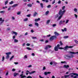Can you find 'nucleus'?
<instances>
[{"instance_id": "obj_1", "label": "nucleus", "mask_w": 78, "mask_h": 78, "mask_svg": "<svg viewBox=\"0 0 78 78\" xmlns=\"http://www.w3.org/2000/svg\"><path fill=\"white\" fill-rule=\"evenodd\" d=\"M66 10H64L63 11H62V9H60L58 13V14L59 15V16L58 17V19H57V21L61 19L62 17V16L64 14V13L66 12Z\"/></svg>"}, {"instance_id": "obj_2", "label": "nucleus", "mask_w": 78, "mask_h": 78, "mask_svg": "<svg viewBox=\"0 0 78 78\" xmlns=\"http://www.w3.org/2000/svg\"><path fill=\"white\" fill-rule=\"evenodd\" d=\"M5 54L7 55L6 57V59H9V55H11V52H9L5 53Z\"/></svg>"}, {"instance_id": "obj_3", "label": "nucleus", "mask_w": 78, "mask_h": 78, "mask_svg": "<svg viewBox=\"0 0 78 78\" xmlns=\"http://www.w3.org/2000/svg\"><path fill=\"white\" fill-rule=\"evenodd\" d=\"M73 46H66L64 48H63V49L64 50L66 51V50H67V49H68V48H73Z\"/></svg>"}, {"instance_id": "obj_4", "label": "nucleus", "mask_w": 78, "mask_h": 78, "mask_svg": "<svg viewBox=\"0 0 78 78\" xmlns=\"http://www.w3.org/2000/svg\"><path fill=\"white\" fill-rule=\"evenodd\" d=\"M56 36H52L51 37H50V40L51 41H53L54 39H56Z\"/></svg>"}, {"instance_id": "obj_5", "label": "nucleus", "mask_w": 78, "mask_h": 78, "mask_svg": "<svg viewBox=\"0 0 78 78\" xmlns=\"http://www.w3.org/2000/svg\"><path fill=\"white\" fill-rule=\"evenodd\" d=\"M64 57L65 58H66V57L68 58H73V55H72L70 56L69 55H65Z\"/></svg>"}, {"instance_id": "obj_6", "label": "nucleus", "mask_w": 78, "mask_h": 78, "mask_svg": "<svg viewBox=\"0 0 78 78\" xmlns=\"http://www.w3.org/2000/svg\"><path fill=\"white\" fill-rule=\"evenodd\" d=\"M65 22H66L65 20H61L59 22V25H61L62 24H63V23H65Z\"/></svg>"}, {"instance_id": "obj_7", "label": "nucleus", "mask_w": 78, "mask_h": 78, "mask_svg": "<svg viewBox=\"0 0 78 78\" xmlns=\"http://www.w3.org/2000/svg\"><path fill=\"white\" fill-rule=\"evenodd\" d=\"M23 71H22L21 73L22 74H21L20 75V76H21V78H27V76H25V75H23Z\"/></svg>"}, {"instance_id": "obj_8", "label": "nucleus", "mask_w": 78, "mask_h": 78, "mask_svg": "<svg viewBox=\"0 0 78 78\" xmlns=\"http://www.w3.org/2000/svg\"><path fill=\"white\" fill-rule=\"evenodd\" d=\"M69 75H76V76H74L73 78H76L77 76H78V74L76 73H71Z\"/></svg>"}, {"instance_id": "obj_9", "label": "nucleus", "mask_w": 78, "mask_h": 78, "mask_svg": "<svg viewBox=\"0 0 78 78\" xmlns=\"http://www.w3.org/2000/svg\"><path fill=\"white\" fill-rule=\"evenodd\" d=\"M26 72H28L29 73V74L30 75H31V74H32V73H36V71H32L31 72H30V71L28 70L26 71Z\"/></svg>"}, {"instance_id": "obj_10", "label": "nucleus", "mask_w": 78, "mask_h": 78, "mask_svg": "<svg viewBox=\"0 0 78 78\" xmlns=\"http://www.w3.org/2000/svg\"><path fill=\"white\" fill-rule=\"evenodd\" d=\"M51 46L50 45H48L46 46V47L44 49L45 50H48V48H51Z\"/></svg>"}, {"instance_id": "obj_11", "label": "nucleus", "mask_w": 78, "mask_h": 78, "mask_svg": "<svg viewBox=\"0 0 78 78\" xmlns=\"http://www.w3.org/2000/svg\"><path fill=\"white\" fill-rule=\"evenodd\" d=\"M44 74L45 75H48V74H50V73H51V72H44Z\"/></svg>"}, {"instance_id": "obj_12", "label": "nucleus", "mask_w": 78, "mask_h": 78, "mask_svg": "<svg viewBox=\"0 0 78 78\" xmlns=\"http://www.w3.org/2000/svg\"><path fill=\"white\" fill-rule=\"evenodd\" d=\"M37 15H38V13L36 12H35L33 14L34 17H36V16Z\"/></svg>"}, {"instance_id": "obj_13", "label": "nucleus", "mask_w": 78, "mask_h": 78, "mask_svg": "<svg viewBox=\"0 0 78 78\" xmlns=\"http://www.w3.org/2000/svg\"><path fill=\"white\" fill-rule=\"evenodd\" d=\"M0 21H1V23H3V22H4V21H5V20H2V18H0Z\"/></svg>"}, {"instance_id": "obj_14", "label": "nucleus", "mask_w": 78, "mask_h": 78, "mask_svg": "<svg viewBox=\"0 0 78 78\" xmlns=\"http://www.w3.org/2000/svg\"><path fill=\"white\" fill-rule=\"evenodd\" d=\"M19 75V73H13V76L15 77L16 76H17V75Z\"/></svg>"}, {"instance_id": "obj_15", "label": "nucleus", "mask_w": 78, "mask_h": 78, "mask_svg": "<svg viewBox=\"0 0 78 78\" xmlns=\"http://www.w3.org/2000/svg\"><path fill=\"white\" fill-rule=\"evenodd\" d=\"M39 20H41V19H40V18L36 19L35 20V21L36 22H37L38 21H39Z\"/></svg>"}, {"instance_id": "obj_16", "label": "nucleus", "mask_w": 78, "mask_h": 78, "mask_svg": "<svg viewBox=\"0 0 78 78\" xmlns=\"http://www.w3.org/2000/svg\"><path fill=\"white\" fill-rule=\"evenodd\" d=\"M58 48H59L57 47V46H56L54 48V50L55 51H58Z\"/></svg>"}, {"instance_id": "obj_17", "label": "nucleus", "mask_w": 78, "mask_h": 78, "mask_svg": "<svg viewBox=\"0 0 78 78\" xmlns=\"http://www.w3.org/2000/svg\"><path fill=\"white\" fill-rule=\"evenodd\" d=\"M65 68H66V69H67L68 67H69V65H64L63 66Z\"/></svg>"}, {"instance_id": "obj_18", "label": "nucleus", "mask_w": 78, "mask_h": 78, "mask_svg": "<svg viewBox=\"0 0 78 78\" xmlns=\"http://www.w3.org/2000/svg\"><path fill=\"white\" fill-rule=\"evenodd\" d=\"M54 34H55V36H59L60 35L59 34H58V33L56 32H54Z\"/></svg>"}, {"instance_id": "obj_19", "label": "nucleus", "mask_w": 78, "mask_h": 78, "mask_svg": "<svg viewBox=\"0 0 78 78\" xmlns=\"http://www.w3.org/2000/svg\"><path fill=\"white\" fill-rule=\"evenodd\" d=\"M18 6V4H14L12 6V8H14V7H16V6Z\"/></svg>"}, {"instance_id": "obj_20", "label": "nucleus", "mask_w": 78, "mask_h": 78, "mask_svg": "<svg viewBox=\"0 0 78 78\" xmlns=\"http://www.w3.org/2000/svg\"><path fill=\"white\" fill-rule=\"evenodd\" d=\"M12 34H15V36H17V32L13 31L12 32Z\"/></svg>"}, {"instance_id": "obj_21", "label": "nucleus", "mask_w": 78, "mask_h": 78, "mask_svg": "<svg viewBox=\"0 0 78 78\" xmlns=\"http://www.w3.org/2000/svg\"><path fill=\"white\" fill-rule=\"evenodd\" d=\"M27 6L29 7H32V5L31 4H29L27 5Z\"/></svg>"}, {"instance_id": "obj_22", "label": "nucleus", "mask_w": 78, "mask_h": 78, "mask_svg": "<svg viewBox=\"0 0 78 78\" xmlns=\"http://www.w3.org/2000/svg\"><path fill=\"white\" fill-rule=\"evenodd\" d=\"M40 5L41 7L42 8H43L44 7V5H43V4L42 3H40Z\"/></svg>"}, {"instance_id": "obj_23", "label": "nucleus", "mask_w": 78, "mask_h": 78, "mask_svg": "<svg viewBox=\"0 0 78 78\" xmlns=\"http://www.w3.org/2000/svg\"><path fill=\"white\" fill-rule=\"evenodd\" d=\"M35 26H37V27H39V24L37 23H35Z\"/></svg>"}, {"instance_id": "obj_24", "label": "nucleus", "mask_w": 78, "mask_h": 78, "mask_svg": "<svg viewBox=\"0 0 78 78\" xmlns=\"http://www.w3.org/2000/svg\"><path fill=\"white\" fill-rule=\"evenodd\" d=\"M18 40H17V39H14V42H15V43H16V42H18Z\"/></svg>"}, {"instance_id": "obj_25", "label": "nucleus", "mask_w": 78, "mask_h": 78, "mask_svg": "<svg viewBox=\"0 0 78 78\" xmlns=\"http://www.w3.org/2000/svg\"><path fill=\"white\" fill-rule=\"evenodd\" d=\"M8 3V0H6L5 2V5H7Z\"/></svg>"}, {"instance_id": "obj_26", "label": "nucleus", "mask_w": 78, "mask_h": 78, "mask_svg": "<svg viewBox=\"0 0 78 78\" xmlns=\"http://www.w3.org/2000/svg\"><path fill=\"white\" fill-rule=\"evenodd\" d=\"M49 13V11H47L45 12V15H48V14Z\"/></svg>"}, {"instance_id": "obj_27", "label": "nucleus", "mask_w": 78, "mask_h": 78, "mask_svg": "<svg viewBox=\"0 0 78 78\" xmlns=\"http://www.w3.org/2000/svg\"><path fill=\"white\" fill-rule=\"evenodd\" d=\"M69 76H70L69 75H66L64 76V77L65 78H68V77H69Z\"/></svg>"}, {"instance_id": "obj_28", "label": "nucleus", "mask_w": 78, "mask_h": 78, "mask_svg": "<svg viewBox=\"0 0 78 78\" xmlns=\"http://www.w3.org/2000/svg\"><path fill=\"white\" fill-rule=\"evenodd\" d=\"M27 49V50H32V49L31 48H30L29 47H27L26 48Z\"/></svg>"}, {"instance_id": "obj_29", "label": "nucleus", "mask_w": 78, "mask_h": 78, "mask_svg": "<svg viewBox=\"0 0 78 78\" xmlns=\"http://www.w3.org/2000/svg\"><path fill=\"white\" fill-rule=\"evenodd\" d=\"M28 19V18H26L23 20V21H24V22H26V21H27Z\"/></svg>"}, {"instance_id": "obj_30", "label": "nucleus", "mask_w": 78, "mask_h": 78, "mask_svg": "<svg viewBox=\"0 0 78 78\" xmlns=\"http://www.w3.org/2000/svg\"><path fill=\"white\" fill-rule=\"evenodd\" d=\"M59 43H60V45H63V44L62 43V41H60Z\"/></svg>"}, {"instance_id": "obj_31", "label": "nucleus", "mask_w": 78, "mask_h": 78, "mask_svg": "<svg viewBox=\"0 0 78 78\" xmlns=\"http://www.w3.org/2000/svg\"><path fill=\"white\" fill-rule=\"evenodd\" d=\"M13 3H14V2H13V1H11V2L9 3V4H10V5H12V4H13Z\"/></svg>"}, {"instance_id": "obj_32", "label": "nucleus", "mask_w": 78, "mask_h": 78, "mask_svg": "<svg viewBox=\"0 0 78 78\" xmlns=\"http://www.w3.org/2000/svg\"><path fill=\"white\" fill-rule=\"evenodd\" d=\"M10 30H11V29H10V28H7V29H6V30L7 31H10Z\"/></svg>"}, {"instance_id": "obj_33", "label": "nucleus", "mask_w": 78, "mask_h": 78, "mask_svg": "<svg viewBox=\"0 0 78 78\" xmlns=\"http://www.w3.org/2000/svg\"><path fill=\"white\" fill-rule=\"evenodd\" d=\"M68 37H69V36H64L63 37V38H64V39H67V38H68Z\"/></svg>"}, {"instance_id": "obj_34", "label": "nucleus", "mask_w": 78, "mask_h": 78, "mask_svg": "<svg viewBox=\"0 0 78 78\" xmlns=\"http://www.w3.org/2000/svg\"><path fill=\"white\" fill-rule=\"evenodd\" d=\"M65 8H66V6H63L62 7V10H64V9H65Z\"/></svg>"}, {"instance_id": "obj_35", "label": "nucleus", "mask_w": 78, "mask_h": 78, "mask_svg": "<svg viewBox=\"0 0 78 78\" xmlns=\"http://www.w3.org/2000/svg\"><path fill=\"white\" fill-rule=\"evenodd\" d=\"M74 11L76 12H77V9L75 8L74 9Z\"/></svg>"}, {"instance_id": "obj_36", "label": "nucleus", "mask_w": 78, "mask_h": 78, "mask_svg": "<svg viewBox=\"0 0 78 78\" xmlns=\"http://www.w3.org/2000/svg\"><path fill=\"white\" fill-rule=\"evenodd\" d=\"M50 20H47L46 23H50Z\"/></svg>"}, {"instance_id": "obj_37", "label": "nucleus", "mask_w": 78, "mask_h": 78, "mask_svg": "<svg viewBox=\"0 0 78 78\" xmlns=\"http://www.w3.org/2000/svg\"><path fill=\"white\" fill-rule=\"evenodd\" d=\"M74 41L75 42V43H76V44H78V41H77L76 40H75Z\"/></svg>"}, {"instance_id": "obj_38", "label": "nucleus", "mask_w": 78, "mask_h": 78, "mask_svg": "<svg viewBox=\"0 0 78 78\" xmlns=\"http://www.w3.org/2000/svg\"><path fill=\"white\" fill-rule=\"evenodd\" d=\"M56 24H53L52 25V27H56Z\"/></svg>"}, {"instance_id": "obj_39", "label": "nucleus", "mask_w": 78, "mask_h": 78, "mask_svg": "<svg viewBox=\"0 0 78 78\" xmlns=\"http://www.w3.org/2000/svg\"><path fill=\"white\" fill-rule=\"evenodd\" d=\"M51 5H49L47 6V8H51Z\"/></svg>"}, {"instance_id": "obj_40", "label": "nucleus", "mask_w": 78, "mask_h": 78, "mask_svg": "<svg viewBox=\"0 0 78 78\" xmlns=\"http://www.w3.org/2000/svg\"><path fill=\"white\" fill-rule=\"evenodd\" d=\"M26 45H27V46H30V44L29 43H27L26 44Z\"/></svg>"}, {"instance_id": "obj_41", "label": "nucleus", "mask_w": 78, "mask_h": 78, "mask_svg": "<svg viewBox=\"0 0 78 78\" xmlns=\"http://www.w3.org/2000/svg\"><path fill=\"white\" fill-rule=\"evenodd\" d=\"M61 2V1L59 0L58 1V4H60V3Z\"/></svg>"}, {"instance_id": "obj_42", "label": "nucleus", "mask_w": 78, "mask_h": 78, "mask_svg": "<svg viewBox=\"0 0 78 78\" xmlns=\"http://www.w3.org/2000/svg\"><path fill=\"white\" fill-rule=\"evenodd\" d=\"M17 14H18V15H20V12H19L17 13Z\"/></svg>"}, {"instance_id": "obj_43", "label": "nucleus", "mask_w": 78, "mask_h": 78, "mask_svg": "<svg viewBox=\"0 0 78 78\" xmlns=\"http://www.w3.org/2000/svg\"><path fill=\"white\" fill-rule=\"evenodd\" d=\"M12 38H13V39H15L16 38V36H15V35L13 36Z\"/></svg>"}, {"instance_id": "obj_44", "label": "nucleus", "mask_w": 78, "mask_h": 78, "mask_svg": "<svg viewBox=\"0 0 78 78\" xmlns=\"http://www.w3.org/2000/svg\"><path fill=\"white\" fill-rule=\"evenodd\" d=\"M32 39H37V37H33Z\"/></svg>"}, {"instance_id": "obj_45", "label": "nucleus", "mask_w": 78, "mask_h": 78, "mask_svg": "<svg viewBox=\"0 0 78 78\" xmlns=\"http://www.w3.org/2000/svg\"><path fill=\"white\" fill-rule=\"evenodd\" d=\"M29 27H33V24H31L29 25Z\"/></svg>"}, {"instance_id": "obj_46", "label": "nucleus", "mask_w": 78, "mask_h": 78, "mask_svg": "<svg viewBox=\"0 0 78 78\" xmlns=\"http://www.w3.org/2000/svg\"><path fill=\"white\" fill-rule=\"evenodd\" d=\"M57 47L58 48H59V47H60V45L59 44H57Z\"/></svg>"}, {"instance_id": "obj_47", "label": "nucleus", "mask_w": 78, "mask_h": 78, "mask_svg": "<svg viewBox=\"0 0 78 78\" xmlns=\"http://www.w3.org/2000/svg\"><path fill=\"white\" fill-rule=\"evenodd\" d=\"M45 69H46V68H45V66L43 67V70H45Z\"/></svg>"}, {"instance_id": "obj_48", "label": "nucleus", "mask_w": 78, "mask_h": 78, "mask_svg": "<svg viewBox=\"0 0 78 78\" xmlns=\"http://www.w3.org/2000/svg\"><path fill=\"white\" fill-rule=\"evenodd\" d=\"M69 20H67L66 21V23H68V22H69Z\"/></svg>"}, {"instance_id": "obj_49", "label": "nucleus", "mask_w": 78, "mask_h": 78, "mask_svg": "<svg viewBox=\"0 0 78 78\" xmlns=\"http://www.w3.org/2000/svg\"><path fill=\"white\" fill-rule=\"evenodd\" d=\"M8 8V7L7 6L3 7V9H5V8Z\"/></svg>"}, {"instance_id": "obj_50", "label": "nucleus", "mask_w": 78, "mask_h": 78, "mask_svg": "<svg viewBox=\"0 0 78 78\" xmlns=\"http://www.w3.org/2000/svg\"><path fill=\"white\" fill-rule=\"evenodd\" d=\"M11 9V7H9V8L8 9V11H9L10 9Z\"/></svg>"}, {"instance_id": "obj_51", "label": "nucleus", "mask_w": 78, "mask_h": 78, "mask_svg": "<svg viewBox=\"0 0 78 78\" xmlns=\"http://www.w3.org/2000/svg\"><path fill=\"white\" fill-rule=\"evenodd\" d=\"M27 78H32V77L30 76H28L27 77Z\"/></svg>"}, {"instance_id": "obj_52", "label": "nucleus", "mask_w": 78, "mask_h": 78, "mask_svg": "<svg viewBox=\"0 0 78 78\" xmlns=\"http://www.w3.org/2000/svg\"><path fill=\"white\" fill-rule=\"evenodd\" d=\"M28 58V56H27V55H25L24 56V58Z\"/></svg>"}, {"instance_id": "obj_53", "label": "nucleus", "mask_w": 78, "mask_h": 78, "mask_svg": "<svg viewBox=\"0 0 78 78\" xmlns=\"http://www.w3.org/2000/svg\"><path fill=\"white\" fill-rule=\"evenodd\" d=\"M27 17H30V16H31V14H29L27 15Z\"/></svg>"}, {"instance_id": "obj_54", "label": "nucleus", "mask_w": 78, "mask_h": 78, "mask_svg": "<svg viewBox=\"0 0 78 78\" xmlns=\"http://www.w3.org/2000/svg\"><path fill=\"white\" fill-rule=\"evenodd\" d=\"M58 15H57L55 17V19H56V18H58Z\"/></svg>"}, {"instance_id": "obj_55", "label": "nucleus", "mask_w": 78, "mask_h": 78, "mask_svg": "<svg viewBox=\"0 0 78 78\" xmlns=\"http://www.w3.org/2000/svg\"><path fill=\"white\" fill-rule=\"evenodd\" d=\"M66 61L61 62V63H62V64H63V63H66Z\"/></svg>"}, {"instance_id": "obj_56", "label": "nucleus", "mask_w": 78, "mask_h": 78, "mask_svg": "<svg viewBox=\"0 0 78 78\" xmlns=\"http://www.w3.org/2000/svg\"><path fill=\"white\" fill-rule=\"evenodd\" d=\"M32 67V65H29L28 66V67Z\"/></svg>"}, {"instance_id": "obj_57", "label": "nucleus", "mask_w": 78, "mask_h": 78, "mask_svg": "<svg viewBox=\"0 0 78 78\" xmlns=\"http://www.w3.org/2000/svg\"><path fill=\"white\" fill-rule=\"evenodd\" d=\"M74 16H75V17H76V18H77V17H78V16H77V15H76V14H75Z\"/></svg>"}, {"instance_id": "obj_58", "label": "nucleus", "mask_w": 78, "mask_h": 78, "mask_svg": "<svg viewBox=\"0 0 78 78\" xmlns=\"http://www.w3.org/2000/svg\"><path fill=\"white\" fill-rule=\"evenodd\" d=\"M55 1H55V0H54V1L52 2V4H54V3H55Z\"/></svg>"}, {"instance_id": "obj_59", "label": "nucleus", "mask_w": 78, "mask_h": 78, "mask_svg": "<svg viewBox=\"0 0 78 78\" xmlns=\"http://www.w3.org/2000/svg\"><path fill=\"white\" fill-rule=\"evenodd\" d=\"M25 46V43H24L23 44V45H22V46L23 47H24V46Z\"/></svg>"}, {"instance_id": "obj_60", "label": "nucleus", "mask_w": 78, "mask_h": 78, "mask_svg": "<svg viewBox=\"0 0 78 78\" xmlns=\"http://www.w3.org/2000/svg\"><path fill=\"white\" fill-rule=\"evenodd\" d=\"M64 31H67V28H65L64 29Z\"/></svg>"}, {"instance_id": "obj_61", "label": "nucleus", "mask_w": 78, "mask_h": 78, "mask_svg": "<svg viewBox=\"0 0 78 78\" xmlns=\"http://www.w3.org/2000/svg\"><path fill=\"white\" fill-rule=\"evenodd\" d=\"M35 55L34 53H32V55L33 56H34Z\"/></svg>"}, {"instance_id": "obj_62", "label": "nucleus", "mask_w": 78, "mask_h": 78, "mask_svg": "<svg viewBox=\"0 0 78 78\" xmlns=\"http://www.w3.org/2000/svg\"><path fill=\"white\" fill-rule=\"evenodd\" d=\"M14 55L12 56L10 58V59H12V58H14Z\"/></svg>"}, {"instance_id": "obj_63", "label": "nucleus", "mask_w": 78, "mask_h": 78, "mask_svg": "<svg viewBox=\"0 0 78 78\" xmlns=\"http://www.w3.org/2000/svg\"><path fill=\"white\" fill-rule=\"evenodd\" d=\"M27 35H28V32H26L25 34V36H27Z\"/></svg>"}, {"instance_id": "obj_64", "label": "nucleus", "mask_w": 78, "mask_h": 78, "mask_svg": "<svg viewBox=\"0 0 78 78\" xmlns=\"http://www.w3.org/2000/svg\"><path fill=\"white\" fill-rule=\"evenodd\" d=\"M9 73H8V72L7 71V72L6 73L5 75L7 76L8 75Z\"/></svg>"}]
</instances>
